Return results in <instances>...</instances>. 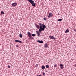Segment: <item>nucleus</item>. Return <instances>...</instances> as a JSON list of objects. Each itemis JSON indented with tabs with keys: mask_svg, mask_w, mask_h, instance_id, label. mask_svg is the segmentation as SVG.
I'll list each match as a JSON object with an SVG mask.
<instances>
[{
	"mask_svg": "<svg viewBox=\"0 0 76 76\" xmlns=\"http://www.w3.org/2000/svg\"><path fill=\"white\" fill-rule=\"evenodd\" d=\"M49 38H50V39H54V40H55L56 39L54 36H49Z\"/></svg>",
	"mask_w": 76,
	"mask_h": 76,
	"instance_id": "nucleus-1",
	"label": "nucleus"
},
{
	"mask_svg": "<svg viewBox=\"0 0 76 76\" xmlns=\"http://www.w3.org/2000/svg\"><path fill=\"white\" fill-rule=\"evenodd\" d=\"M17 4L16 2H14L12 4V7H15V6H16Z\"/></svg>",
	"mask_w": 76,
	"mask_h": 76,
	"instance_id": "nucleus-2",
	"label": "nucleus"
},
{
	"mask_svg": "<svg viewBox=\"0 0 76 76\" xmlns=\"http://www.w3.org/2000/svg\"><path fill=\"white\" fill-rule=\"evenodd\" d=\"M15 42H19V43H22V42L20 40H15Z\"/></svg>",
	"mask_w": 76,
	"mask_h": 76,
	"instance_id": "nucleus-3",
	"label": "nucleus"
},
{
	"mask_svg": "<svg viewBox=\"0 0 76 76\" xmlns=\"http://www.w3.org/2000/svg\"><path fill=\"white\" fill-rule=\"evenodd\" d=\"M39 25H40V28H42L44 24H41V23H39Z\"/></svg>",
	"mask_w": 76,
	"mask_h": 76,
	"instance_id": "nucleus-4",
	"label": "nucleus"
},
{
	"mask_svg": "<svg viewBox=\"0 0 76 76\" xmlns=\"http://www.w3.org/2000/svg\"><path fill=\"white\" fill-rule=\"evenodd\" d=\"M60 66L61 69H63L64 68V67H63V65L62 64H60Z\"/></svg>",
	"mask_w": 76,
	"mask_h": 76,
	"instance_id": "nucleus-5",
	"label": "nucleus"
},
{
	"mask_svg": "<svg viewBox=\"0 0 76 76\" xmlns=\"http://www.w3.org/2000/svg\"><path fill=\"white\" fill-rule=\"evenodd\" d=\"M39 31L40 32H42V31H44V30L42 29V28H40V29H39Z\"/></svg>",
	"mask_w": 76,
	"mask_h": 76,
	"instance_id": "nucleus-6",
	"label": "nucleus"
},
{
	"mask_svg": "<svg viewBox=\"0 0 76 76\" xmlns=\"http://www.w3.org/2000/svg\"><path fill=\"white\" fill-rule=\"evenodd\" d=\"M42 29H43V30L44 31V29H45V28H46V26H45V25L44 24L43 26V27H42Z\"/></svg>",
	"mask_w": 76,
	"mask_h": 76,
	"instance_id": "nucleus-7",
	"label": "nucleus"
},
{
	"mask_svg": "<svg viewBox=\"0 0 76 76\" xmlns=\"http://www.w3.org/2000/svg\"><path fill=\"white\" fill-rule=\"evenodd\" d=\"M29 2L31 3V4H32L34 2V1H33L32 0H29Z\"/></svg>",
	"mask_w": 76,
	"mask_h": 76,
	"instance_id": "nucleus-8",
	"label": "nucleus"
},
{
	"mask_svg": "<svg viewBox=\"0 0 76 76\" xmlns=\"http://www.w3.org/2000/svg\"><path fill=\"white\" fill-rule=\"evenodd\" d=\"M36 32L37 33V36H38V37H39V35H40V34H39V32L37 31Z\"/></svg>",
	"mask_w": 76,
	"mask_h": 76,
	"instance_id": "nucleus-9",
	"label": "nucleus"
},
{
	"mask_svg": "<svg viewBox=\"0 0 76 76\" xmlns=\"http://www.w3.org/2000/svg\"><path fill=\"white\" fill-rule=\"evenodd\" d=\"M29 39H34V37L32 36H31L29 38Z\"/></svg>",
	"mask_w": 76,
	"mask_h": 76,
	"instance_id": "nucleus-10",
	"label": "nucleus"
},
{
	"mask_svg": "<svg viewBox=\"0 0 76 76\" xmlns=\"http://www.w3.org/2000/svg\"><path fill=\"white\" fill-rule=\"evenodd\" d=\"M45 48H48V44L46 43L45 45Z\"/></svg>",
	"mask_w": 76,
	"mask_h": 76,
	"instance_id": "nucleus-11",
	"label": "nucleus"
},
{
	"mask_svg": "<svg viewBox=\"0 0 76 76\" xmlns=\"http://www.w3.org/2000/svg\"><path fill=\"white\" fill-rule=\"evenodd\" d=\"M31 4H32V6H35V4H36L34 2L33 3Z\"/></svg>",
	"mask_w": 76,
	"mask_h": 76,
	"instance_id": "nucleus-12",
	"label": "nucleus"
},
{
	"mask_svg": "<svg viewBox=\"0 0 76 76\" xmlns=\"http://www.w3.org/2000/svg\"><path fill=\"white\" fill-rule=\"evenodd\" d=\"M69 32V29H67L65 31V33H66V34L67 33V32Z\"/></svg>",
	"mask_w": 76,
	"mask_h": 76,
	"instance_id": "nucleus-13",
	"label": "nucleus"
},
{
	"mask_svg": "<svg viewBox=\"0 0 76 76\" xmlns=\"http://www.w3.org/2000/svg\"><path fill=\"white\" fill-rule=\"evenodd\" d=\"M36 27L37 29H39V26L38 25H36Z\"/></svg>",
	"mask_w": 76,
	"mask_h": 76,
	"instance_id": "nucleus-14",
	"label": "nucleus"
},
{
	"mask_svg": "<svg viewBox=\"0 0 76 76\" xmlns=\"http://www.w3.org/2000/svg\"><path fill=\"white\" fill-rule=\"evenodd\" d=\"M49 15L50 17H52L53 16V14L51 13H49Z\"/></svg>",
	"mask_w": 76,
	"mask_h": 76,
	"instance_id": "nucleus-15",
	"label": "nucleus"
},
{
	"mask_svg": "<svg viewBox=\"0 0 76 76\" xmlns=\"http://www.w3.org/2000/svg\"><path fill=\"white\" fill-rule=\"evenodd\" d=\"M42 69H43V70H44V69H45V66H42Z\"/></svg>",
	"mask_w": 76,
	"mask_h": 76,
	"instance_id": "nucleus-16",
	"label": "nucleus"
},
{
	"mask_svg": "<svg viewBox=\"0 0 76 76\" xmlns=\"http://www.w3.org/2000/svg\"><path fill=\"white\" fill-rule=\"evenodd\" d=\"M19 37L20 38H22V34H20L19 35Z\"/></svg>",
	"mask_w": 76,
	"mask_h": 76,
	"instance_id": "nucleus-17",
	"label": "nucleus"
},
{
	"mask_svg": "<svg viewBox=\"0 0 76 76\" xmlns=\"http://www.w3.org/2000/svg\"><path fill=\"white\" fill-rule=\"evenodd\" d=\"M1 14H2V15H4V12L3 11H1Z\"/></svg>",
	"mask_w": 76,
	"mask_h": 76,
	"instance_id": "nucleus-18",
	"label": "nucleus"
},
{
	"mask_svg": "<svg viewBox=\"0 0 76 76\" xmlns=\"http://www.w3.org/2000/svg\"><path fill=\"white\" fill-rule=\"evenodd\" d=\"M62 20V19H60L58 20V22L59 21H61Z\"/></svg>",
	"mask_w": 76,
	"mask_h": 76,
	"instance_id": "nucleus-19",
	"label": "nucleus"
},
{
	"mask_svg": "<svg viewBox=\"0 0 76 76\" xmlns=\"http://www.w3.org/2000/svg\"><path fill=\"white\" fill-rule=\"evenodd\" d=\"M46 68H48L49 67V66H48V65H46Z\"/></svg>",
	"mask_w": 76,
	"mask_h": 76,
	"instance_id": "nucleus-20",
	"label": "nucleus"
},
{
	"mask_svg": "<svg viewBox=\"0 0 76 76\" xmlns=\"http://www.w3.org/2000/svg\"><path fill=\"white\" fill-rule=\"evenodd\" d=\"M32 37H35V34H32Z\"/></svg>",
	"mask_w": 76,
	"mask_h": 76,
	"instance_id": "nucleus-21",
	"label": "nucleus"
},
{
	"mask_svg": "<svg viewBox=\"0 0 76 76\" xmlns=\"http://www.w3.org/2000/svg\"><path fill=\"white\" fill-rule=\"evenodd\" d=\"M40 43L41 44L42 43H43V41L42 40L41 41H40Z\"/></svg>",
	"mask_w": 76,
	"mask_h": 76,
	"instance_id": "nucleus-22",
	"label": "nucleus"
},
{
	"mask_svg": "<svg viewBox=\"0 0 76 76\" xmlns=\"http://www.w3.org/2000/svg\"><path fill=\"white\" fill-rule=\"evenodd\" d=\"M43 76H45V73H43Z\"/></svg>",
	"mask_w": 76,
	"mask_h": 76,
	"instance_id": "nucleus-23",
	"label": "nucleus"
},
{
	"mask_svg": "<svg viewBox=\"0 0 76 76\" xmlns=\"http://www.w3.org/2000/svg\"><path fill=\"white\" fill-rule=\"evenodd\" d=\"M31 35H30V34H29V38L30 37H32V36H31Z\"/></svg>",
	"mask_w": 76,
	"mask_h": 76,
	"instance_id": "nucleus-24",
	"label": "nucleus"
},
{
	"mask_svg": "<svg viewBox=\"0 0 76 76\" xmlns=\"http://www.w3.org/2000/svg\"><path fill=\"white\" fill-rule=\"evenodd\" d=\"M8 68H10V65H8Z\"/></svg>",
	"mask_w": 76,
	"mask_h": 76,
	"instance_id": "nucleus-25",
	"label": "nucleus"
},
{
	"mask_svg": "<svg viewBox=\"0 0 76 76\" xmlns=\"http://www.w3.org/2000/svg\"><path fill=\"white\" fill-rule=\"evenodd\" d=\"M37 42H39V43H40V40H37Z\"/></svg>",
	"mask_w": 76,
	"mask_h": 76,
	"instance_id": "nucleus-26",
	"label": "nucleus"
},
{
	"mask_svg": "<svg viewBox=\"0 0 76 76\" xmlns=\"http://www.w3.org/2000/svg\"><path fill=\"white\" fill-rule=\"evenodd\" d=\"M54 67H57V64H55Z\"/></svg>",
	"mask_w": 76,
	"mask_h": 76,
	"instance_id": "nucleus-27",
	"label": "nucleus"
},
{
	"mask_svg": "<svg viewBox=\"0 0 76 76\" xmlns=\"http://www.w3.org/2000/svg\"><path fill=\"white\" fill-rule=\"evenodd\" d=\"M44 20H46V18H44Z\"/></svg>",
	"mask_w": 76,
	"mask_h": 76,
	"instance_id": "nucleus-28",
	"label": "nucleus"
},
{
	"mask_svg": "<svg viewBox=\"0 0 76 76\" xmlns=\"http://www.w3.org/2000/svg\"><path fill=\"white\" fill-rule=\"evenodd\" d=\"M31 35V33L29 32V35Z\"/></svg>",
	"mask_w": 76,
	"mask_h": 76,
	"instance_id": "nucleus-29",
	"label": "nucleus"
},
{
	"mask_svg": "<svg viewBox=\"0 0 76 76\" xmlns=\"http://www.w3.org/2000/svg\"><path fill=\"white\" fill-rule=\"evenodd\" d=\"M48 18H50V15H48Z\"/></svg>",
	"mask_w": 76,
	"mask_h": 76,
	"instance_id": "nucleus-30",
	"label": "nucleus"
},
{
	"mask_svg": "<svg viewBox=\"0 0 76 76\" xmlns=\"http://www.w3.org/2000/svg\"><path fill=\"white\" fill-rule=\"evenodd\" d=\"M27 33H28V36H29V32H28Z\"/></svg>",
	"mask_w": 76,
	"mask_h": 76,
	"instance_id": "nucleus-31",
	"label": "nucleus"
},
{
	"mask_svg": "<svg viewBox=\"0 0 76 76\" xmlns=\"http://www.w3.org/2000/svg\"><path fill=\"white\" fill-rule=\"evenodd\" d=\"M16 47H18V45H16Z\"/></svg>",
	"mask_w": 76,
	"mask_h": 76,
	"instance_id": "nucleus-32",
	"label": "nucleus"
},
{
	"mask_svg": "<svg viewBox=\"0 0 76 76\" xmlns=\"http://www.w3.org/2000/svg\"><path fill=\"white\" fill-rule=\"evenodd\" d=\"M74 31H75V32H76V29H75Z\"/></svg>",
	"mask_w": 76,
	"mask_h": 76,
	"instance_id": "nucleus-33",
	"label": "nucleus"
},
{
	"mask_svg": "<svg viewBox=\"0 0 76 76\" xmlns=\"http://www.w3.org/2000/svg\"><path fill=\"white\" fill-rule=\"evenodd\" d=\"M36 66H38V65L37 64H36Z\"/></svg>",
	"mask_w": 76,
	"mask_h": 76,
	"instance_id": "nucleus-34",
	"label": "nucleus"
},
{
	"mask_svg": "<svg viewBox=\"0 0 76 76\" xmlns=\"http://www.w3.org/2000/svg\"><path fill=\"white\" fill-rule=\"evenodd\" d=\"M75 66H76V64L75 65Z\"/></svg>",
	"mask_w": 76,
	"mask_h": 76,
	"instance_id": "nucleus-35",
	"label": "nucleus"
},
{
	"mask_svg": "<svg viewBox=\"0 0 76 76\" xmlns=\"http://www.w3.org/2000/svg\"><path fill=\"white\" fill-rule=\"evenodd\" d=\"M28 1H29V0H28Z\"/></svg>",
	"mask_w": 76,
	"mask_h": 76,
	"instance_id": "nucleus-36",
	"label": "nucleus"
},
{
	"mask_svg": "<svg viewBox=\"0 0 76 76\" xmlns=\"http://www.w3.org/2000/svg\"><path fill=\"white\" fill-rule=\"evenodd\" d=\"M58 15H59V14L58 13Z\"/></svg>",
	"mask_w": 76,
	"mask_h": 76,
	"instance_id": "nucleus-37",
	"label": "nucleus"
}]
</instances>
